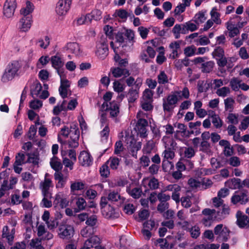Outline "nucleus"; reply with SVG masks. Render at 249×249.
Masks as SVG:
<instances>
[{
  "mask_svg": "<svg viewBox=\"0 0 249 249\" xmlns=\"http://www.w3.org/2000/svg\"><path fill=\"white\" fill-rule=\"evenodd\" d=\"M191 233V237L193 238L196 239L200 235V229L197 226H194L189 229Z\"/></svg>",
  "mask_w": 249,
  "mask_h": 249,
  "instance_id": "nucleus-52",
  "label": "nucleus"
},
{
  "mask_svg": "<svg viewBox=\"0 0 249 249\" xmlns=\"http://www.w3.org/2000/svg\"><path fill=\"white\" fill-rule=\"evenodd\" d=\"M108 46L105 40H103L97 45L96 56L101 59H104L108 54Z\"/></svg>",
  "mask_w": 249,
  "mask_h": 249,
  "instance_id": "nucleus-10",
  "label": "nucleus"
},
{
  "mask_svg": "<svg viewBox=\"0 0 249 249\" xmlns=\"http://www.w3.org/2000/svg\"><path fill=\"white\" fill-rule=\"evenodd\" d=\"M32 16L22 17L19 21V28L20 31L27 32L31 27Z\"/></svg>",
  "mask_w": 249,
  "mask_h": 249,
  "instance_id": "nucleus-16",
  "label": "nucleus"
},
{
  "mask_svg": "<svg viewBox=\"0 0 249 249\" xmlns=\"http://www.w3.org/2000/svg\"><path fill=\"white\" fill-rule=\"evenodd\" d=\"M16 7V0H6L3 5V15L7 18L12 17Z\"/></svg>",
  "mask_w": 249,
  "mask_h": 249,
  "instance_id": "nucleus-7",
  "label": "nucleus"
},
{
  "mask_svg": "<svg viewBox=\"0 0 249 249\" xmlns=\"http://www.w3.org/2000/svg\"><path fill=\"white\" fill-rule=\"evenodd\" d=\"M215 93L218 96L224 98L230 94L231 89L228 87H223L218 89Z\"/></svg>",
  "mask_w": 249,
  "mask_h": 249,
  "instance_id": "nucleus-34",
  "label": "nucleus"
},
{
  "mask_svg": "<svg viewBox=\"0 0 249 249\" xmlns=\"http://www.w3.org/2000/svg\"><path fill=\"white\" fill-rule=\"evenodd\" d=\"M59 230L60 231V237L63 239L65 238H71L74 231L73 227L68 225L61 226L59 227Z\"/></svg>",
  "mask_w": 249,
  "mask_h": 249,
  "instance_id": "nucleus-12",
  "label": "nucleus"
},
{
  "mask_svg": "<svg viewBox=\"0 0 249 249\" xmlns=\"http://www.w3.org/2000/svg\"><path fill=\"white\" fill-rule=\"evenodd\" d=\"M247 193V191L244 189L235 191L231 197V202L234 204H236L238 202H240L241 204H245L249 201Z\"/></svg>",
  "mask_w": 249,
  "mask_h": 249,
  "instance_id": "nucleus-4",
  "label": "nucleus"
},
{
  "mask_svg": "<svg viewBox=\"0 0 249 249\" xmlns=\"http://www.w3.org/2000/svg\"><path fill=\"white\" fill-rule=\"evenodd\" d=\"M154 92L149 89H145L143 92L142 100L153 101Z\"/></svg>",
  "mask_w": 249,
  "mask_h": 249,
  "instance_id": "nucleus-41",
  "label": "nucleus"
},
{
  "mask_svg": "<svg viewBox=\"0 0 249 249\" xmlns=\"http://www.w3.org/2000/svg\"><path fill=\"white\" fill-rule=\"evenodd\" d=\"M42 106V102L38 100H35L31 101L30 107L34 109H37Z\"/></svg>",
  "mask_w": 249,
  "mask_h": 249,
  "instance_id": "nucleus-59",
  "label": "nucleus"
},
{
  "mask_svg": "<svg viewBox=\"0 0 249 249\" xmlns=\"http://www.w3.org/2000/svg\"><path fill=\"white\" fill-rule=\"evenodd\" d=\"M124 210L125 213L128 214H133L135 211L134 205L130 203L125 205L124 207Z\"/></svg>",
  "mask_w": 249,
  "mask_h": 249,
  "instance_id": "nucleus-64",
  "label": "nucleus"
},
{
  "mask_svg": "<svg viewBox=\"0 0 249 249\" xmlns=\"http://www.w3.org/2000/svg\"><path fill=\"white\" fill-rule=\"evenodd\" d=\"M124 147L122 141H117L115 145L114 153L116 155L120 154L123 151Z\"/></svg>",
  "mask_w": 249,
  "mask_h": 249,
  "instance_id": "nucleus-63",
  "label": "nucleus"
},
{
  "mask_svg": "<svg viewBox=\"0 0 249 249\" xmlns=\"http://www.w3.org/2000/svg\"><path fill=\"white\" fill-rule=\"evenodd\" d=\"M177 127L179 130H177L175 132L174 137L176 139L180 140L179 137V134H180L182 137L189 136V132L186 130V126L183 124H178Z\"/></svg>",
  "mask_w": 249,
  "mask_h": 249,
  "instance_id": "nucleus-19",
  "label": "nucleus"
},
{
  "mask_svg": "<svg viewBox=\"0 0 249 249\" xmlns=\"http://www.w3.org/2000/svg\"><path fill=\"white\" fill-rule=\"evenodd\" d=\"M148 122L144 119H139L137 123V128L140 136L145 138L147 136L146 127L148 126Z\"/></svg>",
  "mask_w": 249,
  "mask_h": 249,
  "instance_id": "nucleus-14",
  "label": "nucleus"
},
{
  "mask_svg": "<svg viewBox=\"0 0 249 249\" xmlns=\"http://www.w3.org/2000/svg\"><path fill=\"white\" fill-rule=\"evenodd\" d=\"M78 160L79 163L83 166H89L92 161L90 154L85 151L81 152L78 157Z\"/></svg>",
  "mask_w": 249,
  "mask_h": 249,
  "instance_id": "nucleus-15",
  "label": "nucleus"
},
{
  "mask_svg": "<svg viewBox=\"0 0 249 249\" xmlns=\"http://www.w3.org/2000/svg\"><path fill=\"white\" fill-rule=\"evenodd\" d=\"M76 204L78 208L81 210H85L87 206L85 200L81 197H78L76 199Z\"/></svg>",
  "mask_w": 249,
  "mask_h": 249,
  "instance_id": "nucleus-53",
  "label": "nucleus"
},
{
  "mask_svg": "<svg viewBox=\"0 0 249 249\" xmlns=\"http://www.w3.org/2000/svg\"><path fill=\"white\" fill-rule=\"evenodd\" d=\"M100 243V239L99 237L95 235L87 239L85 243V245L89 246V244H92V245H91V247H93V245L99 244Z\"/></svg>",
  "mask_w": 249,
  "mask_h": 249,
  "instance_id": "nucleus-45",
  "label": "nucleus"
},
{
  "mask_svg": "<svg viewBox=\"0 0 249 249\" xmlns=\"http://www.w3.org/2000/svg\"><path fill=\"white\" fill-rule=\"evenodd\" d=\"M213 56L215 58L224 56V51L221 47H216L212 53Z\"/></svg>",
  "mask_w": 249,
  "mask_h": 249,
  "instance_id": "nucleus-50",
  "label": "nucleus"
},
{
  "mask_svg": "<svg viewBox=\"0 0 249 249\" xmlns=\"http://www.w3.org/2000/svg\"><path fill=\"white\" fill-rule=\"evenodd\" d=\"M33 10V5L32 3L27 1L26 2V6L25 7L22 8L20 10V14L22 15V17L31 16V13Z\"/></svg>",
  "mask_w": 249,
  "mask_h": 249,
  "instance_id": "nucleus-31",
  "label": "nucleus"
},
{
  "mask_svg": "<svg viewBox=\"0 0 249 249\" xmlns=\"http://www.w3.org/2000/svg\"><path fill=\"white\" fill-rule=\"evenodd\" d=\"M178 98L177 94L169 95L166 100L163 99V108L164 111L170 112L175 105L178 103Z\"/></svg>",
  "mask_w": 249,
  "mask_h": 249,
  "instance_id": "nucleus-8",
  "label": "nucleus"
},
{
  "mask_svg": "<svg viewBox=\"0 0 249 249\" xmlns=\"http://www.w3.org/2000/svg\"><path fill=\"white\" fill-rule=\"evenodd\" d=\"M217 9L215 7L212 9L210 12L211 16V19L216 24H220L221 23V20L220 18V14L218 13Z\"/></svg>",
  "mask_w": 249,
  "mask_h": 249,
  "instance_id": "nucleus-33",
  "label": "nucleus"
},
{
  "mask_svg": "<svg viewBox=\"0 0 249 249\" xmlns=\"http://www.w3.org/2000/svg\"><path fill=\"white\" fill-rule=\"evenodd\" d=\"M162 140L164 141L165 148L174 151L177 147V143L173 139L164 137Z\"/></svg>",
  "mask_w": 249,
  "mask_h": 249,
  "instance_id": "nucleus-32",
  "label": "nucleus"
},
{
  "mask_svg": "<svg viewBox=\"0 0 249 249\" xmlns=\"http://www.w3.org/2000/svg\"><path fill=\"white\" fill-rule=\"evenodd\" d=\"M242 80L236 77L232 78L230 82V85L232 90L237 91L240 89V84Z\"/></svg>",
  "mask_w": 249,
  "mask_h": 249,
  "instance_id": "nucleus-39",
  "label": "nucleus"
},
{
  "mask_svg": "<svg viewBox=\"0 0 249 249\" xmlns=\"http://www.w3.org/2000/svg\"><path fill=\"white\" fill-rule=\"evenodd\" d=\"M140 164L143 167H146L149 166L150 162V159L147 156L143 155L140 159Z\"/></svg>",
  "mask_w": 249,
  "mask_h": 249,
  "instance_id": "nucleus-62",
  "label": "nucleus"
},
{
  "mask_svg": "<svg viewBox=\"0 0 249 249\" xmlns=\"http://www.w3.org/2000/svg\"><path fill=\"white\" fill-rule=\"evenodd\" d=\"M100 205L103 215L107 219H115L119 216V213L116 212L113 207L108 204L105 196L101 198Z\"/></svg>",
  "mask_w": 249,
  "mask_h": 249,
  "instance_id": "nucleus-2",
  "label": "nucleus"
},
{
  "mask_svg": "<svg viewBox=\"0 0 249 249\" xmlns=\"http://www.w3.org/2000/svg\"><path fill=\"white\" fill-rule=\"evenodd\" d=\"M206 19V18L205 16V13L201 11L196 14L193 20L197 25H198L199 24L204 22Z\"/></svg>",
  "mask_w": 249,
  "mask_h": 249,
  "instance_id": "nucleus-38",
  "label": "nucleus"
},
{
  "mask_svg": "<svg viewBox=\"0 0 249 249\" xmlns=\"http://www.w3.org/2000/svg\"><path fill=\"white\" fill-rule=\"evenodd\" d=\"M237 218L236 224L241 228H244L248 225V228H249V218L245 214H243L240 211H238L236 214Z\"/></svg>",
  "mask_w": 249,
  "mask_h": 249,
  "instance_id": "nucleus-11",
  "label": "nucleus"
},
{
  "mask_svg": "<svg viewBox=\"0 0 249 249\" xmlns=\"http://www.w3.org/2000/svg\"><path fill=\"white\" fill-rule=\"evenodd\" d=\"M157 78L158 82L160 84H165L169 82L168 76L164 71H161Z\"/></svg>",
  "mask_w": 249,
  "mask_h": 249,
  "instance_id": "nucleus-42",
  "label": "nucleus"
},
{
  "mask_svg": "<svg viewBox=\"0 0 249 249\" xmlns=\"http://www.w3.org/2000/svg\"><path fill=\"white\" fill-rule=\"evenodd\" d=\"M42 90V86L41 84L38 81H35L31 87V95L33 97H37L40 94Z\"/></svg>",
  "mask_w": 249,
  "mask_h": 249,
  "instance_id": "nucleus-23",
  "label": "nucleus"
},
{
  "mask_svg": "<svg viewBox=\"0 0 249 249\" xmlns=\"http://www.w3.org/2000/svg\"><path fill=\"white\" fill-rule=\"evenodd\" d=\"M52 66L56 70L60 77H62L64 73L63 66L64 62L61 56L56 54L52 56L51 58Z\"/></svg>",
  "mask_w": 249,
  "mask_h": 249,
  "instance_id": "nucleus-6",
  "label": "nucleus"
},
{
  "mask_svg": "<svg viewBox=\"0 0 249 249\" xmlns=\"http://www.w3.org/2000/svg\"><path fill=\"white\" fill-rule=\"evenodd\" d=\"M71 132L70 140L68 142V147L75 148L79 146L78 141L80 137V132L76 124H71Z\"/></svg>",
  "mask_w": 249,
  "mask_h": 249,
  "instance_id": "nucleus-3",
  "label": "nucleus"
},
{
  "mask_svg": "<svg viewBox=\"0 0 249 249\" xmlns=\"http://www.w3.org/2000/svg\"><path fill=\"white\" fill-rule=\"evenodd\" d=\"M163 157L162 167L164 168V165L169 163V160L173 159L175 157V152L173 150L165 148V150L162 153Z\"/></svg>",
  "mask_w": 249,
  "mask_h": 249,
  "instance_id": "nucleus-18",
  "label": "nucleus"
},
{
  "mask_svg": "<svg viewBox=\"0 0 249 249\" xmlns=\"http://www.w3.org/2000/svg\"><path fill=\"white\" fill-rule=\"evenodd\" d=\"M225 109L226 111L231 112L234 108L235 101L232 97H228L224 100Z\"/></svg>",
  "mask_w": 249,
  "mask_h": 249,
  "instance_id": "nucleus-29",
  "label": "nucleus"
},
{
  "mask_svg": "<svg viewBox=\"0 0 249 249\" xmlns=\"http://www.w3.org/2000/svg\"><path fill=\"white\" fill-rule=\"evenodd\" d=\"M196 48L194 45L188 46L184 49V53L187 57H190L196 54Z\"/></svg>",
  "mask_w": 249,
  "mask_h": 249,
  "instance_id": "nucleus-43",
  "label": "nucleus"
},
{
  "mask_svg": "<svg viewBox=\"0 0 249 249\" xmlns=\"http://www.w3.org/2000/svg\"><path fill=\"white\" fill-rule=\"evenodd\" d=\"M106 198H107V202L108 200L114 203L118 202L117 205L118 207L123 204L125 200L124 198L121 197L118 192H115V191L110 192L107 197Z\"/></svg>",
  "mask_w": 249,
  "mask_h": 249,
  "instance_id": "nucleus-13",
  "label": "nucleus"
},
{
  "mask_svg": "<svg viewBox=\"0 0 249 249\" xmlns=\"http://www.w3.org/2000/svg\"><path fill=\"white\" fill-rule=\"evenodd\" d=\"M154 145L155 144L153 141H148L143 148V153L146 154H150L153 150Z\"/></svg>",
  "mask_w": 249,
  "mask_h": 249,
  "instance_id": "nucleus-44",
  "label": "nucleus"
},
{
  "mask_svg": "<svg viewBox=\"0 0 249 249\" xmlns=\"http://www.w3.org/2000/svg\"><path fill=\"white\" fill-rule=\"evenodd\" d=\"M229 164L233 166L237 167L240 165V160L238 157L233 156L230 158L229 160Z\"/></svg>",
  "mask_w": 249,
  "mask_h": 249,
  "instance_id": "nucleus-58",
  "label": "nucleus"
},
{
  "mask_svg": "<svg viewBox=\"0 0 249 249\" xmlns=\"http://www.w3.org/2000/svg\"><path fill=\"white\" fill-rule=\"evenodd\" d=\"M209 115L212 119V122L216 128H220L223 125V122L219 116L213 111H209Z\"/></svg>",
  "mask_w": 249,
  "mask_h": 249,
  "instance_id": "nucleus-22",
  "label": "nucleus"
},
{
  "mask_svg": "<svg viewBox=\"0 0 249 249\" xmlns=\"http://www.w3.org/2000/svg\"><path fill=\"white\" fill-rule=\"evenodd\" d=\"M149 189H146L144 193H142V188H126L127 193L133 198H139L142 194L144 196H146V193L148 192Z\"/></svg>",
  "mask_w": 249,
  "mask_h": 249,
  "instance_id": "nucleus-17",
  "label": "nucleus"
},
{
  "mask_svg": "<svg viewBox=\"0 0 249 249\" xmlns=\"http://www.w3.org/2000/svg\"><path fill=\"white\" fill-rule=\"evenodd\" d=\"M181 25L176 24L172 29V32L176 39L180 37V34L181 33Z\"/></svg>",
  "mask_w": 249,
  "mask_h": 249,
  "instance_id": "nucleus-61",
  "label": "nucleus"
},
{
  "mask_svg": "<svg viewBox=\"0 0 249 249\" xmlns=\"http://www.w3.org/2000/svg\"><path fill=\"white\" fill-rule=\"evenodd\" d=\"M39 46L43 49H46L50 44V38L48 36H45L44 39H40L37 42Z\"/></svg>",
  "mask_w": 249,
  "mask_h": 249,
  "instance_id": "nucleus-51",
  "label": "nucleus"
},
{
  "mask_svg": "<svg viewBox=\"0 0 249 249\" xmlns=\"http://www.w3.org/2000/svg\"><path fill=\"white\" fill-rule=\"evenodd\" d=\"M97 219L95 215H92L90 217H88L86 221V224L90 226H94L96 225Z\"/></svg>",
  "mask_w": 249,
  "mask_h": 249,
  "instance_id": "nucleus-60",
  "label": "nucleus"
},
{
  "mask_svg": "<svg viewBox=\"0 0 249 249\" xmlns=\"http://www.w3.org/2000/svg\"><path fill=\"white\" fill-rule=\"evenodd\" d=\"M25 160V155L23 153H18L16 156V160L15 163L18 165H21L24 163Z\"/></svg>",
  "mask_w": 249,
  "mask_h": 249,
  "instance_id": "nucleus-57",
  "label": "nucleus"
},
{
  "mask_svg": "<svg viewBox=\"0 0 249 249\" xmlns=\"http://www.w3.org/2000/svg\"><path fill=\"white\" fill-rule=\"evenodd\" d=\"M139 89L132 87L128 93V100L129 103L134 102L139 97Z\"/></svg>",
  "mask_w": 249,
  "mask_h": 249,
  "instance_id": "nucleus-28",
  "label": "nucleus"
},
{
  "mask_svg": "<svg viewBox=\"0 0 249 249\" xmlns=\"http://www.w3.org/2000/svg\"><path fill=\"white\" fill-rule=\"evenodd\" d=\"M70 82L66 79L65 74L60 77V86L59 88V92L62 98L64 99L67 97Z\"/></svg>",
  "mask_w": 249,
  "mask_h": 249,
  "instance_id": "nucleus-9",
  "label": "nucleus"
},
{
  "mask_svg": "<svg viewBox=\"0 0 249 249\" xmlns=\"http://www.w3.org/2000/svg\"><path fill=\"white\" fill-rule=\"evenodd\" d=\"M214 65L213 61H205L201 64L200 69L203 73H210L213 70Z\"/></svg>",
  "mask_w": 249,
  "mask_h": 249,
  "instance_id": "nucleus-27",
  "label": "nucleus"
},
{
  "mask_svg": "<svg viewBox=\"0 0 249 249\" xmlns=\"http://www.w3.org/2000/svg\"><path fill=\"white\" fill-rule=\"evenodd\" d=\"M111 71L113 76L116 78H118L122 76L126 77L130 74L128 70L126 69H121L119 67L112 69Z\"/></svg>",
  "mask_w": 249,
  "mask_h": 249,
  "instance_id": "nucleus-25",
  "label": "nucleus"
},
{
  "mask_svg": "<svg viewBox=\"0 0 249 249\" xmlns=\"http://www.w3.org/2000/svg\"><path fill=\"white\" fill-rule=\"evenodd\" d=\"M21 67V64L18 61H13L9 63L1 76V81L6 83L12 80L16 76L18 75V72Z\"/></svg>",
  "mask_w": 249,
  "mask_h": 249,
  "instance_id": "nucleus-1",
  "label": "nucleus"
},
{
  "mask_svg": "<svg viewBox=\"0 0 249 249\" xmlns=\"http://www.w3.org/2000/svg\"><path fill=\"white\" fill-rule=\"evenodd\" d=\"M196 154V151L192 147H185L184 155L185 158L190 159L193 157Z\"/></svg>",
  "mask_w": 249,
  "mask_h": 249,
  "instance_id": "nucleus-49",
  "label": "nucleus"
},
{
  "mask_svg": "<svg viewBox=\"0 0 249 249\" xmlns=\"http://www.w3.org/2000/svg\"><path fill=\"white\" fill-rule=\"evenodd\" d=\"M50 165L53 169L58 171L62 168V164L60 160L55 156H53L51 160Z\"/></svg>",
  "mask_w": 249,
  "mask_h": 249,
  "instance_id": "nucleus-35",
  "label": "nucleus"
},
{
  "mask_svg": "<svg viewBox=\"0 0 249 249\" xmlns=\"http://www.w3.org/2000/svg\"><path fill=\"white\" fill-rule=\"evenodd\" d=\"M188 184L190 187H200L201 186L200 178H191L188 180Z\"/></svg>",
  "mask_w": 249,
  "mask_h": 249,
  "instance_id": "nucleus-56",
  "label": "nucleus"
},
{
  "mask_svg": "<svg viewBox=\"0 0 249 249\" xmlns=\"http://www.w3.org/2000/svg\"><path fill=\"white\" fill-rule=\"evenodd\" d=\"M223 225L220 224L217 225L214 228V233L215 235H220V234L227 233L228 234L230 232V230L227 227H225L223 228Z\"/></svg>",
  "mask_w": 249,
  "mask_h": 249,
  "instance_id": "nucleus-37",
  "label": "nucleus"
},
{
  "mask_svg": "<svg viewBox=\"0 0 249 249\" xmlns=\"http://www.w3.org/2000/svg\"><path fill=\"white\" fill-rule=\"evenodd\" d=\"M66 101L64 100L60 105H57L53 108V112L55 115H58L60 112L63 110H66Z\"/></svg>",
  "mask_w": 249,
  "mask_h": 249,
  "instance_id": "nucleus-48",
  "label": "nucleus"
},
{
  "mask_svg": "<svg viewBox=\"0 0 249 249\" xmlns=\"http://www.w3.org/2000/svg\"><path fill=\"white\" fill-rule=\"evenodd\" d=\"M67 50L71 53L78 55L80 54V48L79 44L76 42H70L65 47Z\"/></svg>",
  "mask_w": 249,
  "mask_h": 249,
  "instance_id": "nucleus-24",
  "label": "nucleus"
},
{
  "mask_svg": "<svg viewBox=\"0 0 249 249\" xmlns=\"http://www.w3.org/2000/svg\"><path fill=\"white\" fill-rule=\"evenodd\" d=\"M152 102L151 101H142L141 107L145 111H150L152 110L153 107L151 104Z\"/></svg>",
  "mask_w": 249,
  "mask_h": 249,
  "instance_id": "nucleus-54",
  "label": "nucleus"
},
{
  "mask_svg": "<svg viewBox=\"0 0 249 249\" xmlns=\"http://www.w3.org/2000/svg\"><path fill=\"white\" fill-rule=\"evenodd\" d=\"M120 159L118 158L110 157L107 161V163L109 164V167L113 170H116L120 164Z\"/></svg>",
  "mask_w": 249,
  "mask_h": 249,
  "instance_id": "nucleus-36",
  "label": "nucleus"
},
{
  "mask_svg": "<svg viewBox=\"0 0 249 249\" xmlns=\"http://www.w3.org/2000/svg\"><path fill=\"white\" fill-rule=\"evenodd\" d=\"M199 150L207 154L211 153L210 144L207 141H203L201 142Z\"/></svg>",
  "mask_w": 249,
  "mask_h": 249,
  "instance_id": "nucleus-40",
  "label": "nucleus"
},
{
  "mask_svg": "<svg viewBox=\"0 0 249 249\" xmlns=\"http://www.w3.org/2000/svg\"><path fill=\"white\" fill-rule=\"evenodd\" d=\"M131 139L130 144L129 147V150L132 156L134 157H137V151H139L141 148V144L140 142L138 143L133 144V140L130 137H128Z\"/></svg>",
  "mask_w": 249,
  "mask_h": 249,
  "instance_id": "nucleus-30",
  "label": "nucleus"
},
{
  "mask_svg": "<svg viewBox=\"0 0 249 249\" xmlns=\"http://www.w3.org/2000/svg\"><path fill=\"white\" fill-rule=\"evenodd\" d=\"M72 0H59L56 5L55 12L60 16L66 15L69 11Z\"/></svg>",
  "mask_w": 249,
  "mask_h": 249,
  "instance_id": "nucleus-5",
  "label": "nucleus"
},
{
  "mask_svg": "<svg viewBox=\"0 0 249 249\" xmlns=\"http://www.w3.org/2000/svg\"><path fill=\"white\" fill-rule=\"evenodd\" d=\"M106 110L109 112L111 117H115L119 113V105L116 102H112L110 103L109 107L107 108Z\"/></svg>",
  "mask_w": 249,
  "mask_h": 249,
  "instance_id": "nucleus-26",
  "label": "nucleus"
},
{
  "mask_svg": "<svg viewBox=\"0 0 249 249\" xmlns=\"http://www.w3.org/2000/svg\"><path fill=\"white\" fill-rule=\"evenodd\" d=\"M241 180L238 178H233L231 180H229L225 182V186H231L232 185L234 187H242V184H241Z\"/></svg>",
  "mask_w": 249,
  "mask_h": 249,
  "instance_id": "nucleus-46",
  "label": "nucleus"
},
{
  "mask_svg": "<svg viewBox=\"0 0 249 249\" xmlns=\"http://www.w3.org/2000/svg\"><path fill=\"white\" fill-rule=\"evenodd\" d=\"M37 128L36 126L32 125L29 130L27 134V136L29 140H33L35 136L36 135Z\"/></svg>",
  "mask_w": 249,
  "mask_h": 249,
  "instance_id": "nucleus-55",
  "label": "nucleus"
},
{
  "mask_svg": "<svg viewBox=\"0 0 249 249\" xmlns=\"http://www.w3.org/2000/svg\"><path fill=\"white\" fill-rule=\"evenodd\" d=\"M182 43L181 40H178L171 42L169 45V48L172 49V52L170 55V57L175 59L178 56V49L180 48V46Z\"/></svg>",
  "mask_w": 249,
  "mask_h": 249,
  "instance_id": "nucleus-20",
  "label": "nucleus"
},
{
  "mask_svg": "<svg viewBox=\"0 0 249 249\" xmlns=\"http://www.w3.org/2000/svg\"><path fill=\"white\" fill-rule=\"evenodd\" d=\"M113 16L115 17H118L123 19H125L128 17V13L124 9H119L115 11Z\"/></svg>",
  "mask_w": 249,
  "mask_h": 249,
  "instance_id": "nucleus-47",
  "label": "nucleus"
},
{
  "mask_svg": "<svg viewBox=\"0 0 249 249\" xmlns=\"http://www.w3.org/2000/svg\"><path fill=\"white\" fill-rule=\"evenodd\" d=\"M226 28L229 31V36L230 37H233L238 35L240 33L237 26H235L231 21L230 20L226 23Z\"/></svg>",
  "mask_w": 249,
  "mask_h": 249,
  "instance_id": "nucleus-21",
  "label": "nucleus"
}]
</instances>
